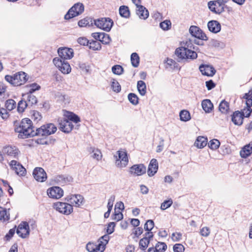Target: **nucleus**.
Wrapping results in <instances>:
<instances>
[{
    "label": "nucleus",
    "instance_id": "f257e3e1",
    "mask_svg": "<svg viewBox=\"0 0 252 252\" xmlns=\"http://www.w3.org/2000/svg\"><path fill=\"white\" fill-rule=\"evenodd\" d=\"M33 128L32 121L29 118H25L18 126L15 125V131L19 133V138L24 139L36 136V130Z\"/></svg>",
    "mask_w": 252,
    "mask_h": 252
},
{
    "label": "nucleus",
    "instance_id": "f03ea898",
    "mask_svg": "<svg viewBox=\"0 0 252 252\" xmlns=\"http://www.w3.org/2000/svg\"><path fill=\"white\" fill-rule=\"evenodd\" d=\"M5 80L15 86L24 84L27 80L26 74L24 72H19L13 76L5 75Z\"/></svg>",
    "mask_w": 252,
    "mask_h": 252
},
{
    "label": "nucleus",
    "instance_id": "7ed1b4c3",
    "mask_svg": "<svg viewBox=\"0 0 252 252\" xmlns=\"http://www.w3.org/2000/svg\"><path fill=\"white\" fill-rule=\"evenodd\" d=\"M175 55L180 60L183 59L195 60L197 58V54L192 50H188L185 48H178L175 50Z\"/></svg>",
    "mask_w": 252,
    "mask_h": 252
},
{
    "label": "nucleus",
    "instance_id": "20e7f679",
    "mask_svg": "<svg viewBox=\"0 0 252 252\" xmlns=\"http://www.w3.org/2000/svg\"><path fill=\"white\" fill-rule=\"evenodd\" d=\"M229 0H216L210 1L208 3V7L210 10L215 14H220L224 11V8L227 7L225 4Z\"/></svg>",
    "mask_w": 252,
    "mask_h": 252
},
{
    "label": "nucleus",
    "instance_id": "39448f33",
    "mask_svg": "<svg viewBox=\"0 0 252 252\" xmlns=\"http://www.w3.org/2000/svg\"><path fill=\"white\" fill-rule=\"evenodd\" d=\"M57 130V128L54 124H46L36 129V136H47L55 133Z\"/></svg>",
    "mask_w": 252,
    "mask_h": 252
},
{
    "label": "nucleus",
    "instance_id": "423d86ee",
    "mask_svg": "<svg viewBox=\"0 0 252 252\" xmlns=\"http://www.w3.org/2000/svg\"><path fill=\"white\" fill-rule=\"evenodd\" d=\"M84 11V6L82 3L78 2L74 4L64 15L65 20H69L81 14Z\"/></svg>",
    "mask_w": 252,
    "mask_h": 252
},
{
    "label": "nucleus",
    "instance_id": "0eeeda50",
    "mask_svg": "<svg viewBox=\"0 0 252 252\" xmlns=\"http://www.w3.org/2000/svg\"><path fill=\"white\" fill-rule=\"evenodd\" d=\"M94 24L99 29L109 32L113 25V21L110 18H101L94 20Z\"/></svg>",
    "mask_w": 252,
    "mask_h": 252
},
{
    "label": "nucleus",
    "instance_id": "6e6552de",
    "mask_svg": "<svg viewBox=\"0 0 252 252\" xmlns=\"http://www.w3.org/2000/svg\"><path fill=\"white\" fill-rule=\"evenodd\" d=\"M53 62L55 65L63 74H68L71 68L69 63L65 60H62L59 58H55Z\"/></svg>",
    "mask_w": 252,
    "mask_h": 252
},
{
    "label": "nucleus",
    "instance_id": "1a4fd4ad",
    "mask_svg": "<svg viewBox=\"0 0 252 252\" xmlns=\"http://www.w3.org/2000/svg\"><path fill=\"white\" fill-rule=\"evenodd\" d=\"M53 207L60 213L66 215H69L73 211L72 205L65 202H57L55 203Z\"/></svg>",
    "mask_w": 252,
    "mask_h": 252
},
{
    "label": "nucleus",
    "instance_id": "9d476101",
    "mask_svg": "<svg viewBox=\"0 0 252 252\" xmlns=\"http://www.w3.org/2000/svg\"><path fill=\"white\" fill-rule=\"evenodd\" d=\"M118 158L116 156V164L117 167L123 168L126 166L128 162L127 153L126 152L118 151L117 152Z\"/></svg>",
    "mask_w": 252,
    "mask_h": 252
},
{
    "label": "nucleus",
    "instance_id": "9b49d317",
    "mask_svg": "<svg viewBox=\"0 0 252 252\" xmlns=\"http://www.w3.org/2000/svg\"><path fill=\"white\" fill-rule=\"evenodd\" d=\"M59 129L64 133H69L73 129V125L71 122L68 121L66 118H61L58 119Z\"/></svg>",
    "mask_w": 252,
    "mask_h": 252
},
{
    "label": "nucleus",
    "instance_id": "f8f14e48",
    "mask_svg": "<svg viewBox=\"0 0 252 252\" xmlns=\"http://www.w3.org/2000/svg\"><path fill=\"white\" fill-rule=\"evenodd\" d=\"M189 32L192 36L199 39L205 41L208 40L206 34L197 26H191L189 29Z\"/></svg>",
    "mask_w": 252,
    "mask_h": 252
},
{
    "label": "nucleus",
    "instance_id": "ddd939ff",
    "mask_svg": "<svg viewBox=\"0 0 252 252\" xmlns=\"http://www.w3.org/2000/svg\"><path fill=\"white\" fill-rule=\"evenodd\" d=\"M16 233L22 238H27L30 234V228L28 223L26 221L22 222L18 225Z\"/></svg>",
    "mask_w": 252,
    "mask_h": 252
},
{
    "label": "nucleus",
    "instance_id": "4468645a",
    "mask_svg": "<svg viewBox=\"0 0 252 252\" xmlns=\"http://www.w3.org/2000/svg\"><path fill=\"white\" fill-rule=\"evenodd\" d=\"M66 200L70 204L75 207H80L83 204L84 198L80 194H71L66 197Z\"/></svg>",
    "mask_w": 252,
    "mask_h": 252
},
{
    "label": "nucleus",
    "instance_id": "2eb2a0df",
    "mask_svg": "<svg viewBox=\"0 0 252 252\" xmlns=\"http://www.w3.org/2000/svg\"><path fill=\"white\" fill-rule=\"evenodd\" d=\"M153 237L154 234L153 232H147L145 233L144 237L139 241V245L140 249L142 251H145Z\"/></svg>",
    "mask_w": 252,
    "mask_h": 252
},
{
    "label": "nucleus",
    "instance_id": "dca6fc26",
    "mask_svg": "<svg viewBox=\"0 0 252 252\" xmlns=\"http://www.w3.org/2000/svg\"><path fill=\"white\" fill-rule=\"evenodd\" d=\"M11 168L19 176H25L26 174V169L16 160H12L9 163Z\"/></svg>",
    "mask_w": 252,
    "mask_h": 252
},
{
    "label": "nucleus",
    "instance_id": "f3484780",
    "mask_svg": "<svg viewBox=\"0 0 252 252\" xmlns=\"http://www.w3.org/2000/svg\"><path fill=\"white\" fill-rule=\"evenodd\" d=\"M146 172V167L143 164H135L129 169V173L133 176H141Z\"/></svg>",
    "mask_w": 252,
    "mask_h": 252
},
{
    "label": "nucleus",
    "instance_id": "a211bd4d",
    "mask_svg": "<svg viewBox=\"0 0 252 252\" xmlns=\"http://www.w3.org/2000/svg\"><path fill=\"white\" fill-rule=\"evenodd\" d=\"M47 194L50 198L59 199L63 196V191L59 187H53L47 190Z\"/></svg>",
    "mask_w": 252,
    "mask_h": 252
},
{
    "label": "nucleus",
    "instance_id": "6ab92c4d",
    "mask_svg": "<svg viewBox=\"0 0 252 252\" xmlns=\"http://www.w3.org/2000/svg\"><path fill=\"white\" fill-rule=\"evenodd\" d=\"M58 54L62 60L71 59L73 56V50L71 48L63 47L58 49Z\"/></svg>",
    "mask_w": 252,
    "mask_h": 252
},
{
    "label": "nucleus",
    "instance_id": "aec40b11",
    "mask_svg": "<svg viewBox=\"0 0 252 252\" xmlns=\"http://www.w3.org/2000/svg\"><path fill=\"white\" fill-rule=\"evenodd\" d=\"M32 175L34 178L38 182H44L47 179L46 173L41 167H36L33 170Z\"/></svg>",
    "mask_w": 252,
    "mask_h": 252
},
{
    "label": "nucleus",
    "instance_id": "412c9836",
    "mask_svg": "<svg viewBox=\"0 0 252 252\" xmlns=\"http://www.w3.org/2000/svg\"><path fill=\"white\" fill-rule=\"evenodd\" d=\"M102 241H100L98 244L94 243L89 242L86 245V249L89 252H103L105 250V247L102 246Z\"/></svg>",
    "mask_w": 252,
    "mask_h": 252
},
{
    "label": "nucleus",
    "instance_id": "4be33fe9",
    "mask_svg": "<svg viewBox=\"0 0 252 252\" xmlns=\"http://www.w3.org/2000/svg\"><path fill=\"white\" fill-rule=\"evenodd\" d=\"M199 70L202 75L207 76H213L216 72L213 66L203 64L200 65Z\"/></svg>",
    "mask_w": 252,
    "mask_h": 252
},
{
    "label": "nucleus",
    "instance_id": "5701e85b",
    "mask_svg": "<svg viewBox=\"0 0 252 252\" xmlns=\"http://www.w3.org/2000/svg\"><path fill=\"white\" fill-rule=\"evenodd\" d=\"M3 153L9 157L16 158L20 153L19 149L15 146H6L3 149Z\"/></svg>",
    "mask_w": 252,
    "mask_h": 252
},
{
    "label": "nucleus",
    "instance_id": "b1692460",
    "mask_svg": "<svg viewBox=\"0 0 252 252\" xmlns=\"http://www.w3.org/2000/svg\"><path fill=\"white\" fill-rule=\"evenodd\" d=\"M158 163L156 159L153 158L148 166L147 173L150 177L153 176L158 171Z\"/></svg>",
    "mask_w": 252,
    "mask_h": 252
},
{
    "label": "nucleus",
    "instance_id": "393cba45",
    "mask_svg": "<svg viewBox=\"0 0 252 252\" xmlns=\"http://www.w3.org/2000/svg\"><path fill=\"white\" fill-rule=\"evenodd\" d=\"M244 117V112L241 113L237 111L234 112L232 115L231 120L235 125L241 126L243 124Z\"/></svg>",
    "mask_w": 252,
    "mask_h": 252
},
{
    "label": "nucleus",
    "instance_id": "a878e982",
    "mask_svg": "<svg viewBox=\"0 0 252 252\" xmlns=\"http://www.w3.org/2000/svg\"><path fill=\"white\" fill-rule=\"evenodd\" d=\"M208 28L209 30L212 32L216 33L219 32L221 30V25L220 23L216 20H212L208 23Z\"/></svg>",
    "mask_w": 252,
    "mask_h": 252
},
{
    "label": "nucleus",
    "instance_id": "bb28decb",
    "mask_svg": "<svg viewBox=\"0 0 252 252\" xmlns=\"http://www.w3.org/2000/svg\"><path fill=\"white\" fill-rule=\"evenodd\" d=\"M136 8V14L140 19L145 20L148 18L149 11L145 7L141 5Z\"/></svg>",
    "mask_w": 252,
    "mask_h": 252
},
{
    "label": "nucleus",
    "instance_id": "cd10ccee",
    "mask_svg": "<svg viewBox=\"0 0 252 252\" xmlns=\"http://www.w3.org/2000/svg\"><path fill=\"white\" fill-rule=\"evenodd\" d=\"M55 181L60 185H63L72 182L73 178L70 176L60 175L55 177Z\"/></svg>",
    "mask_w": 252,
    "mask_h": 252
},
{
    "label": "nucleus",
    "instance_id": "c85d7f7f",
    "mask_svg": "<svg viewBox=\"0 0 252 252\" xmlns=\"http://www.w3.org/2000/svg\"><path fill=\"white\" fill-rule=\"evenodd\" d=\"M22 97L25 98V100L29 106H32L37 102L36 97L32 94L27 93L26 94H23Z\"/></svg>",
    "mask_w": 252,
    "mask_h": 252
},
{
    "label": "nucleus",
    "instance_id": "c756f323",
    "mask_svg": "<svg viewBox=\"0 0 252 252\" xmlns=\"http://www.w3.org/2000/svg\"><path fill=\"white\" fill-rule=\"evenodd\" d=\"M94 20L91 17H86L80 20L78 22V25L80 27H91L94 24Z\"/></svg>",
    "mask_w": 252,
    "mask_h": 252
},
{
    "label": "nucleus",
    "instance_id": "7c9ffc66",
    "mask_svg": "<svg viewBox=\"0 0 252 252\" xmlns=\"http://www.w3.org/2000/svg\"><path fill=\"white\" fill-rule=\"evenodd\" d=\"M201 105L202 109L206 113H210L213 109L214 106L209 99H204L202 101Z\"/></svg>",
    "mask_w": 252,
    "mask_h": 252
},
{
    "label": "nucleus",
    "instance_id": "2f4dec72",
    "mask_svg": "<svg viewBox=\"0 0 252 252\" xmlns=\"http://www.w3.org/2000/svg\"><path fill=\"white\" fill-rule=\"evenodd\" d=\"M252 153V147L249 144L245 146L240 152L242 158H247Z\"/></svg>",
    "mask_w": 252,
    "mask_h": 252
},
{
    "label": "nucleus",
    "instance_id": "473e14b6",
    "mask_svg": "<svg viewBox=\"0 0 252 252\" xmlns=\"http://www.w3.org/2000/svg\"><path fill=\"white\" fill-rule=\"evenodd\" d=\"M207 144V138L204 136H198L195 143L194 145L198 148H204Z\"/></svg>",
    "mask_w": 252,
    "mask_h": 252
},
{
    "label": "nucleus",
    "instance_id": "72a5a7b5",
    "mask_svg": "<svg viewBox=\"0 0 252 252\" xmlns=\"http://www.w3.org/2000/svg\"><path fill=\"white\" fill-rule=\"evenodd\" d=\"M9 219V212L5 208L0 207V220L5 222L8 221Z\"/></svg>",
    "mask_w": 252,
    "mask_h": 252
},
{
    "label": "nucleus",
    "instance_id": "f704fd0d",
    "mask_svg": "<svg viewBox=\"0 0 252 252\" xmlns=\"http://www.w3.org/2000/svg\"><path fill=\"white\" fill-rule=\"evenodd\" d=\"M219 109L223 114H227L229 110V103L225 100H222L219 104Z\"/></svg>",
    "mask_w": 252,
    "mask_h": 252
},
{
    "label": "nucleus",
    "instance_id": "c9c22d12",
    "mask_svg": "<svg viewBox=\"0 0 252 252\" xmlns=\"http://www.w3.org/2000/svg\"><path fill=\"white\" fill-rule=\"evenodd\" d=\"M137 87L139 94L142 96L145 95L146 94V85L145 83L142 80L138 81Z\"/></svg>",
    "mask_w": 252,
    "mask_h": 252
},
{
    "label": "nucleus",
    "instance_id": "e433bc0d",
    "mask_svg": "<svg viewBox=\"0 0 252 252\" xmlns=\"http://www.w3.org/2000/svg\"><path fill=\"white\" fill-rule=\"evenodd\" d=\"M89 49L94 51H99L101 49V45L99 41L92 40L89 42Z\"/></svg>",
    "mask_w": 252,
    "mask_h": 252
},
{
    "label": "nucleus",
    "instance_id": "4c0bfd02",
    "mask_svg": "<svg viewBox=\"0 0 252 252\" xmlns=\"http://www.w3.org/2000/svg\"><path fill=\"white\" fill-rule=\"evenodd\" d=\"M178 64L173 60L167 59L165 65L166 69L171 70L178 67Z\"/></svg>",
    "mask_w": 252,
    "mask_h": 252
},
{
    "label": "nucleus",
    "instance_id": "58836bf2",
    "mask_svg": "<svg viewBox=\"0 0 252 252\" xmlns=\"http://www.w3.org/2000/svg\"><path fill=\"white\" fill-rule=\"evenodd\" d=\"M29 106L25 100V98L23 97V98L18 103L17 111L19 113H22L24 111L25 109Z\"/></svg>",
    "mask_w": 252,
    "mask_h": 252
},
{
    "label": "nucleus",
    "instance_id": "ea45409f",
    "mask_svg": "<svg viewBox=\"0 0 252 252\" xmlns=\"http://www.w3.org/2000/svg\"><path fill=\"white\" fill-rule=\"evenodd\" d=\"M119 13L122 17L128 18L130 16V12L127 6L122 5L119 8Z\"/></svg>",
    "mask_w": 252,
    "mask_h": 252
},
{
    "label": "nucleus",
    "instance_id": "a19ab883",
    "mask_svg": "<svg viewBox=\"0 0 252 252\" xmlns=\"http://www.w3.org/2000/svg\"><path fill=\"white\" fill-rule=\"evenodd\" d=\"M131 63L132 66L134 67H137L139 64L140 58L136 53H133L131 55Z\"/></svg>",
    "mask_w": 252,
    "mask_h": 252
},
{
    "label": "nucleus",
    "instance_id": "79ce46f5",
    "mask_svg": "<svg viewBox=\"0 0 252 252\" xmlns=\"http://www.w3.org/2000/svg\"><path fill=\"white\" fill-rule=\"evenodd\" d=\"M65 116L67 118L66 119L70 122L77 123L80 121V118L73 113L68 112Z\"/></svg>",
    "mask_w": 252,
    "mask_h": 252
},
{
    "label": "nucleus",
    "instance_id": "37998d69",
    "mask_svg": "<svg viewBox=\"0 0 252 252\" xmlns=\"http://www.w3.org/2000/svg\"><path fill=\"white\" fill-rule=\"evenodd\" d=\"M180 120L182 121L187 122L190 120L191 117L189 112L186 110H182L180 113Z\"/></svg>",
    "mask_w": 252,
    "mask_h": 252
},
{
    "label": "nucleus",
    "instance_id": "c03bdc74",
    "mask_svg": "<svg viewBox=\"0 0 252 252\" xmlns=\"http://www.w3.org/2000/svg\"><path fill=\"white\" fill-rule=\"evenodd\" d=\"M154 247L158 252H164L167 248L166 243L161 242H158Z\"/></svg>",
    "mask_w": 252,
    "mask_h": 252
},
{
    "label": "nucleus",
    "instance_id": "a18cd8bd",
    "mask_svg": "<svg viewBox=\"0 0 252 252\" xmlns=\"http://www.w3.org/2000/svg\"><path fill=\"white\" fill-rule=\"evenodd\" d=\"M16 106V103L13 99H9L7 100L5 102V107L6 109L10 111L13 109L15 108Z\"/></svg>",
    "mask_w": 252,
    "mask_h": 252
},
{
    "label": "nucleus",
    "instance_id": "49530a36",
    "mask_svg": "<svg viewBox=\"0 0 252 252\" xmlns=\"http://www.w3.org/2000/svg\"><path fill=\"white\" fill-rule=\"evenodd\" d=\"M220 145V141L216 139H214L209 141L208 143L209 147L212 150H216L219 148Z\"/></svg>",
    "mask_w": 252,
    "mask_h": 252
},
{
    "label": "nucleus",
    "instance_id": "de8ad7c7",
    "mask_svg": "<svg viewBox=\"0 0 252 252\" xmlns=\"http://www.w3.org/2000/svg\"><path fill=\"white\" fill-rule=\"evenodd\" d=\"M155 225L154 222L152 220H148L144 224V229L147 231V232H152L151 230L153 229Z\"/></svg>",
    "mask_w": 252,
    "mask_h": 252
},
{
    "label": "nucleus",
    "instance_id": "09e8293b",
    "mask_svg": "<svg viewBox=\"0 0 252 252\" xmlns=\"http://www.w3.org/2000/svg\"><path fill=\"white\" fill-rule=\"evenodd\" d=\"M111 41V38L109 34L103 32L101 36L99 42H101L103 44H108Z\"/></svg>",
    "mask_w": 252,
    "mask_h": 252
},
{
    "label": "nucleus",
    "instance_id": "8fccbe9b",
    "mask_svg": "<svg viewBox=\"0 0 252 252\" xmlns=\"http://www.w3.org/2000/svg\"><path fill=\"white\" fill-rule=\"evenodd\" d=\"M129 101L133 105H137L138 103V97L135 94L130 93L128 95Z\"/></svg>",
    "mask_w": 252,
    "mask_h": 252
},
{
    "label": "nucleus",
    "instance_id": "3c124183",
    "mask_svg": "<svg viewBox=\"0 0 252 252\" xmlns=\"http://www.w3.org/2000/svg\"><path fill=\"white\" fill-rule=\"evenodd\" d=\"M112 71L114 74L120 75L123 73L124 69L120 65H115L112 67Z\"/></svg>",
    "mask_w": 252,
    "mask_h": 252
},
{
    "label": "nucleus",
    "instance_id": "603ef678",
    "mask_svg": "<svg viewBox=\"0 0 252 252\" xmlns=\"http://www.w3.org/2000/svg\"><path fill=\"white\" fill-rule=\"evenodd\" d=\"M57 97L58 98V101L63 103L64 104L68 103L69 102V97L67 95L65 94H58Z\"/></svg>",
    "mask_w": 252,
    "mask_h": 252
},
{
    "label": "nucleus",
    "instance_id": "864d4df0",
    "mask_svg": "<svg viewBox=\"0 0 252 252\" xmlns=\"http://www.w3.org/2000/svg\"><path fill=\"white\" fill-rule=\"evenodd\" d=\"M184 46L181 47L180 48H185L188 50H192V49L196 50H197V49L194 47L192 41L189 39L187 40L185 43H184Z\"/></svg>",
    "mask_w": 252,
    "mask_h": 252
},
{
    "label": "nucleus",
    "instance_id": "5fc2aeb1",
    "mask_svg": "<svg viewBox=\"0 0 252 252\" xmlns=\"http://www.w3.org/2000/svg\"><path fill=\"white\" fill-rule=\"evenodd\" d=\"M171 23L169 20H165L160 23V27L163 30H168L170 29Z\"/></svg>",
    "mask_w": 252,
    "mask_h": 252
},
{
    "label": "nucleus",
    "instance_id": "6e6d98bb",
    "mask_svg": "<svg viewBox=\"0 0 252 252\" xmlns=\"http://www.w3.org/2000/svg\"><path fill=\"white\" fill-rule=\"evenodd\" d=\"M173 201L171 199L167 200H165L163 203H161L160 209L162 210H164L170 207Z\"/></svg>",
    "mask_w": 252,
    "mask_h": 252
},
{
    "label": "nucleus",
    "instance_id": "4d7b16f0",
    "mask_svg": "<svg viewBox=\"0 0 252 252\" xmlns=\"http://www.w3.org/2000/svg\"><path fill=\"white\" fill-rule=\"evenodd\" d=\"M173 250L174 252H184L185 247L181 244H176L173 246Z\"/></svg>",
    "mask_w": 252,
    "mask_h": 252
},
{
    "label": "nucleus",
    "instance_id": "13d9d810",
    "mask_svg": "<svg viewBox=\"0 0 252 252\" xmlns=\"http://www.w3.org/2000/svg\"><path fill=\"white\" fill-rule=\"evenodd\" d=\"M200 234L203 237H208L210 234V229L208 227H203L200 229Z\"/></svg>",
    "mask_w": 252,
    "mask_h": 252
},
{
    "label": "nucleus",
    "instance_id": "bf43d9fd",
    "mask_svg": "<svg viewBox=\"0 0 252 252\" xmlns=\"http://www.w3.org/2000/svg\"><path fill=\"white\" fill-rule=\"evenodd\" d=\"M246 105L247 106V111H248V113L246 114V117H249L252 113L251 107L252 106V96L246 100Z\"/></svg>",
    "mask_w": 252,
    "mask_h": 252
},
{
    "label": "nucleus",
    "instance_id": "052dcab7",
    "mask_svg": "<svg viewBox=\"0 0 252 252\" xmlns=\"http://www.w3.org/2000/svg\"><path fill=\"white\" fill-rule=\"evenodd\" d=\"M111 87L112 88L113 90L117 93H119L121 90V87L119 82L117 81H113L112 83Z\"/></svg>",
    "mask_w": 252,
    "mask_h": 252
},
{
    "label": "nucleus",
    "instance_id": "680f3d73",
    "mask_svg": "<svg viewBox=\"0 0 252 252\" xmlns=\"http://www.w3.org/2000/svg\"><path fill=\"white\" fill-rule=\"evenodd\" d=\"M77 42L81 45L89 46L90 41L85 37H80L78 38Z\"/></svg>",
    "mask_w": 252,
    "mask_h": 252
},
{
    "label": "nucleus",
    "instance_id": "e2e57ef3",
    "mask_svg": "<svg viewBox=\"0 0 252 252\" xmlns=\"http://www.w3.org/2000/svg\"><path fill=\"white\" fill-rule=\"evenodd\" d=\"M15 228H16V226H15V227H14L12 229H10L9 230V232H8V233H7L5 235L4 238L6 241H9L12 238V237L13 236V235L15 232Z\"/></svg>",
    "mask_w": 252,
    "mask_h": 252
},
{
    "label": "nucleus",
    "instance_id": "0e129e2a",
    "mask_svg": "<svg viewBox=\"0 0 252 252\" xmlns=\"http://www.w3.org/2000/svg\"><path fill=\"white\" fill-rule=\"evenodd\" d=\"M182 234L180 232H175L172 234L171 238L174 242L180 241L182 239Z\"/></svg>",
    "mask_w": 252,
    "mask_h": 252
},
{
    "label": "nucleus",
    "instance_id": "69168bd1",
    "mask_svg": "<svg viewBox=\"0 0 252 252\" xmlns=\"http://www.w3.org/2000/svg\"><path fill=\"white\" fill-rule=\"evenodd\" d=\"M93 152L94 153L92 157L98 160L101 158L102 155L100 150L96 149V150H93Z\"/></svg>",
    "mask_w": 252,
    "mask_h": 252
},
{
    "label": "nucleus",
    "instance_id": "338daca9",
    "mask_svg": "<svg viewBox=\"0 0 252 252\" xmlns=\"http://www.w3.org/2000/svg\"><path fill=\"white\" fill-rule=\"evenodd\" d=\"M30 87V89L28 93L32 94L35 91L38 90L40 89V86L36 83H32L31 84Z\"/></svg>",
    "mask_w": 252,
    "mask_h": 252
},
{
    "label": "nucleus",
    "instance_id": "774afa93",
    "mask_svg": "<svg viewBox=\"0 0 252 252\" xmlns=\"http://www.w3.org/2000/svg\"><path fill=\"white\" fill-rule=\"evenodd\" d=\"M123 218V214L119 211L118 212H116L115 211V214L112 217V219L114 220H116L117 221H118L121 220H122Z\"/></svg>",
    "mask_w": 252,
    "mask_h": 252
}]
</instances>
